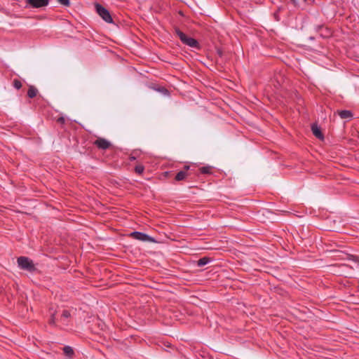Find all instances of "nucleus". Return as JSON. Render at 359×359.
<instances>
[{
  "label": "nucleus",
  "instance_id": "1",
  "mask_svg": "<svg viewBox=\"0 0 359 359\" xmlns=\"http://www.w3.org/2000/svg\"><path fill=\"white\" fill-rule=\"evenodd\" d=\"M175 34L180 38V41L185 45L189 46L191 48L200 49V45L197 40L192 37L187 36L182 32L178 27L174 28Z\"/></svg>",
  "mask_w": 359,
  "mask_h": 359
},
{
  "label": "nucleus",
  "instance_id": "2",
  "mask_svg": "<svg viewBox=\"0 0 359 359\" xmlns=\"http://www.w3.org/2000/svg\"><path fill=\"white\" fill-rule=\"evenodd\" d=\"M17 262L18 266L22 270H26L29 272H33L36 270L32 260L27 257H20L18 258Z\"/></svg>",
  "mask_w": 359,
  "mask_h": 359
},
{
  "label": "nucleus",
  "instance_id": "3",
  "mask_svg": "<svg viewBox=\"0 0 359 359\" xmlns=\"http://www.w3.org/2000/svg\"><path fill=\"white\" fill-rule=\"evenodd\" d=\"M96 11L98 15L107 23H113V19L109 11L102 5L97 4L95 5Z\"/></svg>",
  "mask_w": 359,
  "mask_h": 359
},
{
  "label": "nucleus",
  "instance_id": "4",
  "mask_svg": "<svg viewBox=\"0 0 359 359\" xmlns=\"http://www.w3.org/2000/svg\"><path fill=\"white\" fill-rule=\"evenodd\" d=\"M50 0H25V8H39L48 5Z\"/></svg>",
  "mask_w": 359,
  "mask_h": 359
},
{
  "label": "nucleus",
  "instance_id": "5",
  "mask_svg": "<svg viewBox=\"0 0 359 359\" xmlns=\"http://www.w3.org/2000/svg\"><path fill=\"white\" fill-rule=\"evenodd\" d=\"M130 236L132 238H133L134 239H136V240H138L140 241H143V242H150V243L155 242V239L153 237L150 236L149 235H148L147 233H142V232L133 231V233H130Z\"/></svg>",
  "mask_w": 359,
  "mask_h": 359
},
{
  "label": "nucleus",
  "instance_id": "6",
  "mask_svg": "<svg viewBox=\"0 0 359 359\" xmlns=\"http://www.w3.org/2000/svg\"><path fill=\"white\" fill-rule=\"evenodd\" d=\"M93 144L96 146L99 149L102 150H106L111 146V142L103 137H98L93 142Z\"/></svg>",
  "mask_w": 359,
  "mask_h": 359
},
{
  "label": "nucleus",
  "instance_id": "7",
  "mask_svg": "<svg viewBox=\"0 0 359 359\" xmlns=\"http://www.w3.org/2000/svg\"><path fill=\"white\" fill-rule=\"evenodd\" d=\"M317 32H320V36L323 38L328 37L331 35V32L327 27H325L323 25H318L316 27Z\"/></svg>",
  "mask_w": 359,
  "mask_h": 359
},
{
  "label": "nucleus",
  "instance_id": "8",
  "mask_svg": "<svg viewBox=\"0 0 359 359\" xmlns=\"http://www.w3.org/2000/svg\"><path fill=\"white\" fill-rule=\"evenodd\" d=\"M311 130L315 137H316L317 138H318L320 140L323 139L324 136H323L320 128L318 126V125L316 123H313L311 125Z\"/></svg>",
  "mask_w": 359,
  "mask_h": 359
},
{
  "label": "nucleus",
  "instance_id": "9",
  "mask_svg": "<svg viewBox=\"0 0 359 359\" xmlns=\"http://www.w3.org/2000/svg\"><path fill=\"white\" fill-rule=\"evenodd\" d=\"M338 114L342 119H350L353 116V113L349 110L339 111Z\"/></svg>",
  "mask_w": 359,
  "mask_h": 359
},
{
  "label": "nucleus",
  "instance_id": "10",
  "mask_svg": "<svg viewBox=\"0 0 359 359\" xmlns=\"http://www.w3.org/2000/svg\"><path fill=\"white\" fill-rule=\"evenodd\" d=\"M189 175V173L186 172L185 170H180V172H178L176 174V175L175 177V180L176 181H182V180H184Z\"/></svg>",
  "mask_w": 359,
  "mask_h": 359
},
{
  "label": "nucleus",
  "instance_id": "11",
  "mask_svg": "<svg viewBox=\"0 0 359 359\" xmlns=\"http://www.w3.org/2000/svg\"><path fill=\"white\" fill-rule=\"evenodd\" d=\"M38 93V90L36 87L34 86H29L28 91H27V96L29 98H34L36 96Z\"/></svg>",
  "mask_w": 359,
  "mask_h": 359
},
{
  "label": "nucleus",
  "instance_id": "12",
  "mask_svg": "<svg viewBox=\"0 0 359 359\" xmlns=\"http://www.w3.org/2000/svg\"><path fill=\"white\" fill-rule=\"evenodd\" d=\"M210 261H211V259L210 257H203L197 261V266H200V267L203 266L208 264V263H210Z\"/></svg>",
  "mask_w": 359,
  "mask_h": 359
},
{
  "label": "nucleus",
  "instance_id": "13",
  "mask_svg": "<svg viewBox=\"0 0 359 359\" xmlns=\"http://www.w3.org/2000/svg\"><path fill=\"white\" fill-rule=\"evenodd\" d=\"M63 351L65 355L69 358H72L74 354L73 348L69 346H65L63 348Z\"/></svg>",
  "mask_w": 359,
  "mask_h": 359
},
{
  "label": "nucleus",
  "instance_id": "14",
  "mask_svg": "<svg viewBox=\"0 0 359 359\" xmlns=\"http://www.w3.org/2000/svg\"><path fill=\"white\" fill-rule=\"evenodd\" d=\"M212 168L210 165L203 166L200 168V172L202 174H211Z\"/></svg>",
  "mask_w": 359,
  "mask_h": 359
},
{
  "label": "nucleus",
  "instance_id": "15",
  "mask_svg": "<svg viewBox=\"0 0 359 359\" xmlns=\"http://www.w3.org/2000/svg\"><path fill=\"white\" fill-rule=\"evenodd\" d=\"M50 318L49 320V324L51 325H55V311L52 312L51 309H50Z\"/></svg>",
  "mask_w": 359,
  "mask_h": 359
},
{
  "label": "nucleus",
  "instance_id": "16",
  "mask_svg": "<svg viewBox=\"0 0 359 359\" xmlns=\"http://www.w3.org/2000/svg\"><path fill=\"white\" fill-rule=\"evenodd\" d=\"M144 170V167L142 165H137L135 167V171L139 175H141L143 173Z\"/></svg>",
  "mask_w": 359,
  "mask_h": 359
},
{
  "label": "nucleus",
  "instance_id": "17",
  "mask_svg": "<svg viewBox=\"0 0 359 359\" xmlns=\"http://www.w3.org/2000/svg\"><path fill=\"white\" fill-rule=\"evenodd\" d=\"M13 86L14 88L19 90L22 87V83L18 79H14L13 81Z\"/></svg>",
  "mask_w": 359,
  "mask_h": 359
},
{
  "label": "nucleus",
  "instance_id": "18",
  "mask_svg": "<svg viewBox=\"0 0 359 359\" xmlns=\"http://www.w3.org/2000/svg\"><path fill=\"white\" fill-rule=\"evenodd\" d=\"M71 316V314L69 311L63 310L61 318L62 319H67Z\"/></svg>",
  "mask_w": 359,
  "mask_h": 359
},
{
  "label": "nucleus",
  "instance_id": "19",
  "mask_svg": "<svg viewBox=\"0 0 359 359\" xmlns=\"http://www.w3.org/2000/svg\"><path fill=\"white\" fill-rule=\"evenodd\" d=\"M348 259L359 264V256L350 255Z\"/></svg>",
  "mask_w": 359,
  "mask_h": 359
},
{
  "label": "nucleus",
  "instance_id": "20",
  "mask_svg": "<svg viewBox=\"0 0 359 359\" xmlns=\"http://www.w3.org/2000/svg\"><path fill=\"white\" fill-rule=\"evenodd\" d=\"M61 5L65 6H69L70 1L69 0H57Z\"/></svg>",
  "mask_w": 359,
  "mask_h": 359
},
{
  "label": "nucleus",
  "instance_id": "21",
  "mask_svg": "<svg viewBox=\"0 0 359 359\" xmlns=\"http://www.w3.org/2000/svg\"><path fill=\"white\" fill-rule=\"evenodd\" d=\"M57 123H58L60 124H65V117H63V116L58 117L57 118Z\"/></svg>",
  "mask_w": 359,
  "mask_h": 359
},
{
  "label": "nucleus",
  "instance_id": "22",
  "mask_svg": "<svg viewBox=\"0 0 359 359\" xmlns=\"http://www.w3.org/2000/svg\"><path fill=\"white\" fill-rule=\"evenodd\" d=\"M189 169H190V166L189 165H184L182 170H185L186 172H189L188 171H189Z\"/></svg>",
  "mask_w": 359,
  "mask_h": 359
},
{
  "label": "nucleus",
  "instance_id": "23",
  "mask_svg": "<svg viewBox=\"0 0 359 359\" xmlns=\"http://www.w3.org/2000/svg\"><path fill=\"white\" fill-rule=\"evenodd\" d=\"M159 90L162 91V92H163V91L167 92V90L165 88H162L161 89H159Z\"/></svg>",
  "mask_w": 359,
  "mask_h": 359
},
{
  "label": "nucleus",
  "instance_id": "24",
  "mask_svg": "<svg viewBox=\"0 0 359 359\" xmlns=\"http://www.w3.org/2000/svg\"><path fill=\"white\" fill-rule=\"evenodd\" d=\"M291 1H292L294 4H297V0H290Z\"/></svg>",
  "mask_w": 359,
  "mask_h": 359
},
{
  "label": "nucleus",
  "instance_id": "25",
  "mask_svg": "<svg viewBox=\"0 0 359 359\" xmlns=\"http://www.w3.org/2000/svg\"><path fill=\"white\" fill-rule=\"evenodd\" d=\"M309 39H310L311 40H313V39H314V37H313V36H310V37H309Z\"/></svg>",
  "mask_w": 359,
  "mask_h": 359
},
{
  "label": "nucleus",
  "instance_id": "26",
  "mask_svg": "<svg viewBox=\"0 0 359 359\" xmlns=\"http://www.w3.org/2000/svg\"><path fill=\"white\" fill-rule=\"evenodd\" d=\"M218 53H219V55H222V52L221 51H219Z\"/></svg>",
  "mask_w": 359,
  "mask_h": 359
},
{
  "label": "nucleus",
  "instance_id": "27",
  "mask_svg": "<svg viewBox=\"0 0 359 359\" xmlns=\"http://www.w3.org/2000/svg\"><path fill=\"white\" fill-rule=\"evenodd\" d=\"M307 0H304V1H306Z\"/></svg>",
  "mask_w": 359,
  "mask_h": 359
}]
</instances>
